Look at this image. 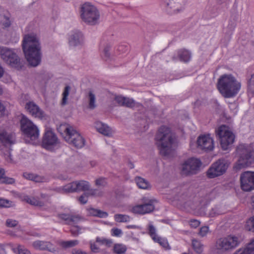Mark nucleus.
I'll list each match as a JSON object with an SVG mask.
<instances>
[{
  "mask_svg": "<svg viewBox=\"0 0 254 254\" xmlns=\"http://www.w3.org/2000/svg\"><path fill=\"white\" fill-rule=\"evenodd\" d=\"M22 49L29 64L35 67L41 61V46L39 38L34 34L25 35L22 41Z\"/></svg>",
  "mask_w": 254,
  "mask_h": 254,
  "instance_id": "nucleus-1",
  "label": "nucleus"
},
{
  "mask_svg": "<svg viewBox=\"0 0 254 254\" xmlns=\"http://www.w3.org/2000/svg\"><path fill=\"white\" fill-rule=\"evenodd\" d=\"M155 139L157 148L161 156L169 158L174 155L176 147V138L169 128L165 126L160 127Z\"/></svg>",
  "mask_w": 254,
  "mask_h": 254,
  "instance_id": "nucleus-2",
  "label": "nucleus"
},
{
  "mask_svg": "<svg viewBox=\"0 0 254 254\" xmlns=\"http://www.w3.org/2000/svg\"><path fill=\"white\" fill-rule=\"evenodd\" d=\"M241 83L231 74H224L218 79L217 88L225 98L235 96L240 91Z\"/></svg>",
  "mask_w": 254,
  "mask_h": 254,
  "instance_id": "nucleus-3",
  "label": "nucleus"
},
{
  "mask_svg": "<svg viewBox=\"0 0 254 254\" xmlns=\"http://www.w3.org/2000/svg\"><path fill=\"white\" fill-rule=\"evenodd\" d=\"M236 154L239 159L233 166L236 171L250 166L254 162V151L249 144H239L236 148Z\"/></svg>",
  "mask_w": 254,
  "mask_h": 254,
  "instance_id": "nucleus-4",
  "label": "nucleus"
},
{
  "mask_svg": "<svg viewBox=\"0 0 254 254\" xmlns=\"http://www.w3.org/2000/svg\"><path fill=\"white\" fill-rule=\"evenodd\" d=\"M80 17L82 21L89 25H95L99 23L100 13L96 6L91 2H85L79 7Z\"/></svg>",
  "mask_w": 254,
  "mask_h": 254,
  "instance_id": "nucleus-5",
  "label": "nucleus"
},
{
  "mask_svg": "<svg viewBox=\"0 0 254 254\" xmlns=\"http://www.w3.org/2000/svg\"><path fill=\"white\" fill-rule=\"evenodd\" d=\"M240 243V239L234 235H229L217 240L215 249L220 254H227L237 247Z\"/></svg>",
  "mask_w": 254,
  "mask_h": 254,
  "instance_id": "nucleus-6",
  "label": "nucleus"
},
{
  "mask_svg": "<svg viewBox=\"0 0 254 254\" xmlns=\"http://www.w3.org/2000/svg\"><path fill=\"white\" fill-rule=\"evenodd\" d=\"M216 136L218 138L222 149L225 150L234 142L235 136L230 128L225 125H222L215 130Z\"/></svg>",
  "mask_w": 254,
  "mask_h": 254,
  "instance_id": "nucleus-7",
  "label": "nucleus"
},
{
  "mask_svg": "<svg viewBox=\"0 0 254 254\" xmlns=\"http://www.w3.org/2000/svg\"><path fill=\"white\" fill-rule=\"evenodd\" d=\"M0 55L3 60L11 67L20 69L23 66L22 62L13 50L0 47Z\"/></svg>",
  "mask_w": 254,
  "mask_h": 254,
  "instance_id": "nucleus-8",
  "label": "nucleus"
},
{
  "mask_svg": "<svg viewBox=\"0 0 254 254\" xmlns=\"http://www.w3.org/2000/svg\"><path fill=\"white\" fill-rule=\"evenodd\" d=\"M21 128L25 137L30 140L37 139L39 136V131L36 125L25 117H22L20 121Z\"/></svg>",
  "mask_w": 254,
  "mask_h": 254,
  "instance_id": "nucleus-9",
  "label": "nucleus"
},
{
  "mask_svg": "<svg viewBox=\"0 0 254 254\" xmlns=\"http://www.w3.org/2000/svg\"><path fill=\"white\" fill-rule=\"evenodd\" d=\"M64 132L65 135L64 138L69 144L77 148H81L84 145L85 139L72 127H65Z\"/></svg>",
  "mask_w": 254,
  "mask_h": 254,
  "instance_id": "nucleus-10",
  "label": "nucleus"
},
{
  "mask_svg": "<svg viewBox=\"0 0 254 254\" xmlns=\"http://www.w3.org/2000/svg\"><path fill=\"white\" fill-rule=\"evenodd\" d=\"M90 185L88 182L81 180L74 181L69 183L62 188L57 189V191L61 193H71L89 190Z\"/></svg>",
  "mask_w": 254,
  "mask_h": 254,
  "instance_id": "nucleus-11",
  "label": "nucleus"
},
{
  "mask_svg": "<svg viewBox=\"0 0 254 254\" xmlns=\"http://www.w3.org/2000/svg\"><path fill=\"white\" fill-rule=\"evenodd\" d=\"M229 163L225 159H219L208 170L207 175L209 178H214L223 175L227 170Z\"/></svg>",
  "mask_w": 254,
  "mask_h": 254,
  "instance_id": "nucleus-12",
  "label": "nucleus"
},
{
  "mask_svg": "<svg viewBox=\"0 0 254 254\" xmlns=\"http://www.w3.org/2000/svg\"><path fill=\"white\" fill-rule=\"evenodd\" d=\"M201 165L200 160L195 158H191L183 163L181 167V174L187 176L196 173Z\"/></svg>",
  "mask_w": 254,
  "mask_h": 254,
  "instance_id": "nucleus-13",
  "label": "nucleus"
},
{
  "mask_svg": "<svg viewBox=\"0 0 254 254\" xmlns=\"http://www.w3.org/2000/svg\"><path fill=\"white\" fill-rule=\"evenodd\" d=\"M241 187L246 191L254 189V172L247 171L242 173L240 177Z\"/></svg>",
  "mask_w": 254,
  "mask_h": 254,
  "instance_id": "nucleus-14",
  "label": "nucleus"
},
{
  "mask_svg": "<svg viewBox=\"0 0 254 254\" xmlns=\"http://www.w3.org/2000/svg\"><path fill=\"white\" fill-rule=\"evenodd\" d=\"M143 203L141 204L136 205L133 206L131 209L132 212L135 214L143 215L152 212L154 208L153 199H143Z\"/></svg>",
  "mask_w": 254,
  "mask_h": 254,
  "instance_id": "nucleus-15",
  "label": "nucleus"
},
{
  "mask_svg": "<svg viewBox=\"0 0 254 254\" xmlns=\"http://www.w3.org/2000/svg\"><path fill=\"white\" fill-rule=\"evenodd\" d=\"M59 143L56 135L52 131H47L43 137L42 145L47 150H53Z\"/></svg>",
  "mask_w": 254,
  "mask_h": 254,
  "instance_id": "nucleus-16",
  "label": "nucleus"
},
{
  "mask_svg": "<svg viewBox=\"0 0 254 254\" xmlns=\"http://www.w3.org/2000/svg\"><path fill=\"white\" fill-rule=\"evenodd\" d=\"M198 148L205 151H211L214 148V142L209 134L200 135L197 139Z\"/></svg>",
  "mask_w": 254,
  "mask_h": 254,
  "instance_id": "nucleus-17",
  "label": "nucleus"
},
{
  "mask_svg": "<svg viewBox=\"0 0 254 254\" xmlns=\"http://www.w3.org/2000/svg\"><path fill=\"white\" fill-rule=\"evenodd\" d=\"M25 108L35 118L42 119L45 117V112L33 101L27 102L25 105Z\"/></svg>",
  "mask_w": 254,
  "mask_h": 254,
  "instance_id": "nucleus-18",
  "label": "nucleus"
},
{
  "mask_svg": "<svg viewBox=\"0 0 254 254\" xmlns=\"http://www.w3.org/2000/svg\"><path fill=\"white\" fill-rule=\"evenodd\" d=\"M60 219L65 221L67 225H72V224H77L84 219L79 215H71L70 214L62 213L58 215Z\"/></svg>",
  "mask_w": 254,
  "mask_h": 254,
  "instance_id": "nucleus-19",
  "label": "nucleus"
},
{
  "mask_svg": "<svg viewBox=\"0 0 254 254\" xmlns=\"http://www.w3.org/2000/svg\"><path fill=\"white\" fill-rule=\"evenodd\" d=\"M0 140L4 146L9 147L15 143V135L6 132L0 133Z\"/></svg>",
  "mask_w": 254,
  "mask_h": 254,
  "instance_id": "nucleus-20",
  "label": "nucleus"
},
{
  "mask_svg": "<svg viewBox=\"0 0 254 254\" xmlns=\"http://www.w3.org/2000/svg\"><path fill=\"white\" fill-rule=\"evenodd\" d=\"M32 246L35 249L40 250L48 251L50 252H54L56 251L53 247V245L48 242L36 241L32 243Z\"/></svg>",
  "mask_w": 254,
  "mask_h": 254,
  "instance_id": "nucleus-21",
  "label": "nucleus"
},
{
  "mask_svg": "<svg viewBox=\"0 0 254 254\" xmlns=\"http://www.w3.org/2000/svg\"><path fill=\"white\" fill-rule=\"evenodd\" d=\"M95 127L99 132L105 136H110L113 133L112 130L109 127L100 122L95 123Z\"/></svg>",
  "mask_w": 254,
  "mask_h": 254,
  "instance_id": "nucleus-22",
  "label": "nucleus"
},
{
  "mask_svg": "<svg viewBox=\"0 0 254 254\" xmlns=\"http://www.w3.org/2000/svg\"><path fill=\"white\" fill-rule=\"evenodd\" d=\"M82 34L79 31L73 32L69 39V44L72 46H76L82 41Z\"/></svg>",
  "mask_w": 254,
  "mask_h": 254,
  "instance_id": "nucleus-23",
  "label": "nucleus"
},
{
  "mask_svg": "<svg viewBox=\"0 0 254 254\" xmlns=\"http://www.w3.org/2000/svg\"><path fill=\"white\" fill-rule=\"evenodd\" d=\"M88 215L91 216L97 217L100 218H106L108 216L107 212L103 211L100 209H96L93 207L89 208L87 209Z\"/></svg>",
  "mask_w": 254,
  "mask_h": 254,
  "instance_id": "nucleus-24",
  "label": "nucleus"
},
{
  "mask_svg": "<svg viewBox=\"0 0 254 254\" xmlns=\"http://www.w3.org/2000/svg\"><path fill=\"white\" fill-rule=\"evenodd\" d=\"M233 254H254V239L244 249H240Z\"/></svg>",
  "mask_w": 254,
  "mask_h": 254,
  "instance_id": "nucleus-25",
  "label": "nucleus"
},
{
  "mask_svg": "<svg viewBox=\"0 0 254 254\" xmlns=\"http://www.w3.org/2000/svg\"><path fill=\"white\" fill-rule=\"evenodd\" d=\"M15 183V179L5 176L4 170L0 168V184L11 185Z\"/></svg>",
  "mask_w": 254,
  "mask_h": 254,
  "instance_id": "nucleus-26",
  "label": "nucleus"
},
{
  "mask_svg": "<svg viewBox=\"0 0 254 254\" xmlns=\"http://www.w3.org/2000/svg\"><path fill=\"white\" fill-rule=\"evenodd\" d=\"M178 57L181 61L187 63L190 61L191 54L188 50L181 49L178 51Z\"/></svg>",
  "mask_w": 254,
  "mask_h": 254,
  "instance_id": "nucleus-27",
  "label": "nucleus"
},
{
  "mask_svg": "<svg viewBox=\"0 0 254 254\" xmlns=\"http://www.w3.org/2000/svg\"><path fill=\"white\" fill-rule=\"evenodd\" d=\"M135 181L137 186L140 189H148L150 188V185L149 182L147 180L141 177H136L135 179Z\"/></svg>",
  "mask_w": 254,
  "mask_h": 254,
  "instance_id": "nucleus-28",
  "label": "nucleus"
},
{
  "mask_svg": "<svg viewBox=\"0 0 254 254\" xmlns=\"http://www.w3.org/2000/svg\"><path fill=\"white\" fill-rule=\"evenodd\" d=\"M24 200L28 203L38 206H43L44 205V203L43 201L39 200V199L33 197H29L28 196H25L24 197Z\"/></svg>",
  "mask_w": 254,
  "mask_h": 254,
  "instance_id": "nucleus-29",
  "label": "nucleus"
},
{
  "mask_svg": "<svg viewBox=\"0 0 254 254\" xmlns=\"http://www.w3.org/2000/svg\"><path fill=\"white\" fill-rule=\"evenodd\" d=\"M11 249L15 254H31L29 250L26 249L23 246L20 245H17L16 247H12Z\"/></svg>",
  "mask_w": 254,
  "mask_h": 254,
  "instance_id": "nucleus-30",
  "label": "nucleus"
},
{
  "mask_svg": "<svg viewBox=\"0 0 254 254\" xmlns=\"http://www.w3.org/2000/svg\"><path fill=\"white\" fill-rule=\"evenodd\" d=\"M127 250L126 246L122 244H116L113 248V251L116 254H124Z\"/></svg>",
  "mask_w": 254,
  "mask_h": 254,
  "instance_id": "nucleus-31",
  "label": "nucleus"
},
{
  "mask_svg": "<svg viewBox=\"0 0 254 254\" xmlns=\"http://www.w3.org/2000/svg\"><path fill=\"white\" fill-rule=\"evenodd\" d=\"M71 90V87L69 85H66L64 87L63 92L62 93V105L63 106L65 105L67 103L68 96L69 94V92Z\"/></svg>",
  "mask_w": 254,
  "mask_h": 254,
  "instance_id": "nucleus-32",
  "label": "nucleus"
},
{
  "mask_svg": "<svg viewBox=\"0 0 254 254\" xmlns=\"http://www.w3.org/2000/svg\"><path fill=\"white\" fill-rule=\"evenodd\" d=\"M115 220L119 223L128 222L130 220V217L127 215L116 214L114 215Z\"/></svg>",
  "mask_w": 254,
  "mask_h": 254,
  "instance_id": "nucleus-33",
  "label": "nucleus"
},
{
  "mask_svg": "<svg viewBox=\"0 0 254 254\" xmlns=\"http://www.w3.org/2000/svg\"><path fill=\"white\" fill-rule=\"evenodd\" d=\"M76 224H72L70 229V232L71 235L74 237H77L79 234L81 233L82 229H86V228H82L79 226L75 225Z\"/></svg>",
  "mask_w": 254,
  "mask_h": 254,
  "instance_id": "nucleus-34",
  "label": "nucleus"
},
{
  "mask_svg": "<svg viewBox=\"0 0 254 254\" xmlns=\"http://www.w3.org/2000/svg\"><path fill=\"white\" fill-rule=\"evenodd\" d=\"M192 246L194 250L197 254H201L202 252L203 245L199 241L196 240H193L192 241Z\"/></svg>",
  "mask_w": 254,
  "mask_h": 254,
  "instance_id": "nucleus-35",
  "label": "nucleus"
},
{
  "mask_svg": "<svg viewBox=\"0 0 254 254\" xmlns=\"http://www.w3.org/2000/svg\"><path fill=\"white\" fill-rule=\"evenodd\" d=\"M89 97V105L88 108L90 109L93 110L96 107L95 104L96 97L95 95L91 92H89L88 94Z\"/></svg>",
  "mask_w": 254,
  "mask_h": 254,
  "instance_id": "nucleus-36",
  "label": "nucleus"
},
{
  "mask_svg": "<svg viewBox=\"0 0 254 254\" xmlns=\"http://www.w3.org/2000/svg\"><path fill=\"white\" fill-rule=\"evenodd\" d=\"M247 86L248 91L254 94V73L248 79Z\"/></svg>",
  "mask_w": 254,
  "mask_h": 254,
  "instance_id": "nucleus-37",
  "label": "nucleus"
},
{
  "mask_svg": "<svg viewBox=\"0 0 254 254\" xmlns=\"http://www.w3.org/2000/svg\"><path fill=\"white\" fill-rule=\"evenodd\" d=\"M79 243L78 240H71L67 241H63L61 242V246L64 248H71L77 245Z\"/></svg>",
  "mask_w": 254,
  "mask_h": 254,
  "instance_id": "nucleus-38",
  "label": "nucleus"
},
{
  "mask_svg": "<svg viewBox=\"0 0 254 254\" xmlns=\"http://www.w3.org/2000/svg\"><path fill=\"white\" fill-rule=\"evenodd\" d=\"M187 189L188 187L187 186H179L175 188L174 191L177 193L178 196H181L187 192Z\"/></svg>",
  "mask_w": 254,
  "mask_h": 254,
  "instance_id": "nucleus-39",
  "label": "nucleus"
},
{
  "mask_svg": "<svg viewBox=\"0 0 254 254\" xmlns=\"http://www.w3.org/2000/svg\"><path fill=\"white\" fill-rule=\"evenodd\" d=\"M96 242L102 245H105L107 247H110L113 243L111 240L107 239L104 238L97 237Z\"/></svg>",
  "mask_w": 254,
  "mask_h": 254,
  "instance_id": "nucleus-40",
  "label": "nucleus"
},
{
  "mask_svg": "<svg viewBox=\"0 0 254 254\" xmlns=\"http://www.w3.org/2000/svg\"><path fill=\"white\" fill-rule=\"evenodd\" d=\"M155 242L158 243L162 247L165 249H170L169 244L166 239L162 238L159 237L156 238V240H154Z\"/></svg>",
  "mask_w": 254,
  "mask_h": 254,
  "instance_id": "nucleus-41",
  "label": "nucleus"
},
{
  "mask_svg": "<svg viewBox=\"0 0 254 254\" xmlns=\"http://www.w3.org/2000/svg\"><path fill=\"white\" fill-rule=\"evenodd\" d=\"M246 228L249 231L254 232V216L247 221Z\"/></svg>",
  "mask_w": 254,
  "mask_h": 254,
  "instance_id": "nucleus-42",
  "label": "nucleus"
},
{
  "mask_svg": "<svg viewBox=\"0 0 254 254\" xmlns=\"http://www.w3.org/2000/svg\"><path fill=\"white\" fill-rule=\"evenodd\" d=\"M135 105V102L132 99L125 97L123 106H126L128 108H132L134 107Z\"/></svg>",
  "mask_w": 254,
  "mask_h": 254,
  "instance_id": "nucleus-43",
  "label": "nucleus"
},
{
  "mask_svg": "<svg viewBox=\"0 0 254 254\" xmlns=\"http://www.w3.org/2000/svg\"><path fill=\"white\" fill-rule=\"evenodd\" d=\"M95 185L99 187H105L107 185L106 178L101 177L96 179L95 181Z\"/></svg>",
  "mask_w": 254,
  "mask_h": 254,
  "instance_id": "nucleus-44",
  "label": "nucleus"
},
{
  "mask_svg": "<svg viewBox=\"0 0 254 254\" xmlns=\"http://www.w3.org/2000/svg\"><path fill=\"white\" fill-rule=\"evenodd\" d=\"M149 234L153 240H156V238L158 237L156 234V229L155 227L152 224H149Z\"/></svg>",
  "mask_w": 254,
  "mask_h": 254,
  "instance_id": "nucleus-45",
  "label": "nucleus"
},
{
  "mask_svg": "<svg viewBox=\"0 0 254 254\" xmlns=\"http://www.w3.org/2000/svg\"><path fill=\"white\" fill-rule=\"evenodd\" d=\"M223 212L220 210V208L216 206L212 208V209L209 212V215L211 217H214L215 216L221 214Z\"/></svg>",
  "mask_w": 254,
  "mask_h": 254,
  "instance_id": "nucleus-46",
  "label": "nucleus"
},
{
  "mask_svg": "<svg viewBox=\"0 0 254 254\" xmlns=\"http://www.w3.org/2000/svg\"><path fill=\"white\" fill-rule=\"evenodd\" d=\"M0 24L4 27H8L10 25V21L9 19V18L4 15L0 16Z\"/></svg>",
  "mask_w": 254,
  "mask_h": 254,
  "instance_id": "nucleus-47",
  "label": "nucleus"
},
{
  "mask_svg": "<svg viewBox=\"0 0 254 254\" xmlns=\"http://www.w3.org/2000/svg\"><path fill=\"white\" fill-rule=\"evenodd\" d=\"M209 232V227L208 226L201 227L199 231L198 235L201 237H205Z\"/></svg>",
  "mask_w": 254,
  "mask_h": 254,
  "instance_id": "nucleus-48",
  "label": "nucleus"
},
{
  "mask_svg": "<svg viewBox=\"0 0 254 254\" xmlns=\"http://www.w3.org/2000/svg\"><path fill=\"white\" fill-rule=\"evenodd\" d=\"M18 224V222L12 219H8L5 222V225L8 227H14Z\"/></svg>",
  "mask_w": 254,
  "mask_h": 254,
  "instance_id": "nucleus-49",
  "label": "nucleus"
},
{
  "mask_svg": "<svg viewBox=\"0 0 254 254\" xmlns=\"http://www.w3.org/2000/svg\"><path fill=\"white\" fill-rule=\"evenodd\" d=\"M167 6L168 8L173 10L174 12H177L179 11L178 9L175 8L176 3L173 0H169L166 3Z\"/></svg>",
  "mask_w": 254,
  "mask_h": 254,
  "instance_id": "nucleus-50",
  "label": "nucleus"
},
{
  "mask_svg": "<svg viewBox=\"0 0 254 254\" xmlns=\"http://www.w3.org/2000/svg\"><path fill=\"white\" fill-rule=\"evenodd\" d=\"M110 50V46H106L103 50L104 58L105 60H108L110 59V54L109 53Z\"/></svg>",
  "mask_w": 254,
  "mask_h": 254,
  "instance_id": "nucleus-51",
  "label": "nucleus"
},
{
  "mask_svg": "<svg viewBox=\"0 0 254 254\" xmlns=\"http://www.w3.org/2000/svg\"><path fill=\"white\" fill-rule=\"evenodd\" d=\"M88 193H84L78 198V200L80 203L84 204L87 203L88 201Z\"/></svg>",
  "mask_w": 254,
  "mask_h": 254,
  "instance_id": "nucleus-52",
  "label": "nucleus"
},
{
  "mask_svg": "<svg viewBox=\"0 0 254 254\" xmlns=\"http://www.w3.org/2000/svg\"><path fill=\"white\" fill-rule=\"evenodd\" d=\"M88 195H94L97 196H102L103 194V191H99L97 189H94V190H91L90 192L88 193Z\"/></svg>",
  "mask_w": 254,
  "mask_h": 254,
  "instance_id": "nucleus-53",
  "label": "nucleus"
},
{
  "mask_svg": "<svg viewBox=\"0 0 254 254\" xmlns=\"http://www.w3.org/2000/svg\"><path fill=\"white\" fill-rule=\"evenodd\" d=\"M90 247L92 252L94 253H98L100 251V248L94 243H90Z\"/></svg>",
  "mask_w": 254,
  "mask_h": 254,
  "instance_id": "nucleus-54",
  "label": "nucleus"
},
{
  "mask_svg": "<svg viewBox=\"0 0 254 254\" xmlns=\"http://www.w3.org/2000/svg\"><path fill=\"white\" fill-rule=\"evenodd\" d=\"M125 97L118 95L116 96L114 99L119 105L123 106L124 102Z\"/></svg>",
  "mask_w": 254,
  "mask_h": 254,
  "instance_id": "nucleus-55",
  "label": "nucleus"
},
{
  "mask_svg": "<svg viewBox=\"0 0 254 254\" xmlns=\"http://www.w3.org/2000/svg\"><path fill=\"white\" fill-rule=\"evenodd\" d=\"M112 235L114 236L119 237L122 234V231L118 228H113L111 230Z\"/></svg>",
  "mask_w": 254,
  "mask_h": 254,
  "instance_id": "nucleus-56",
  "label": "nucleus"
},
{
  "mask_svg": "<svg viewBox=\"0 0 254 254\" xmlns=\"http://www.w3.org/2000/svg\"><path fill=\"white\" fill-rule=\"evenodd\" d=\"M45 179L43 177H41L37 175H34L33 181L36 183H41L45 182Z\"/></svg>",
  "mask_w": 254,
  "mask_h": 254,
  "instance_id": "nucleus-57",
  "label": "nucleus"
},
{
  "mask_svg": "<svg viewBox=\"0 0 254 254\" xmlns=\"http://www.w3.org/2000/svg\"><path fill=\"white\" fill-rule=\"evenodd\" d=\"M200 225V222L197 220H191L190 221V226L192 228H196Z\"/></svg>",
  "mask_w": 254,
  "mask_h": 254,
  "instance_id": "nucleus-58",
  "label": "nucleus"
},
{
  "mask_svg": "<svg viewBox=\"0 0 254 254\" xmlns=\"http://www.w3.org/2000/svg\"><path fill=\"white\" fill-rule=\"evenodd\" d=\"M34 175L35 174H33L24 173H23V176L25 179L33 181Z\"/></svg>",
  "mask_w": 254,
  "mask_h": 254,
  "instance_id": "nucleus-59",
  "label": "nucleus"
},
{
  "mask_svg": "<svg viewBox=\"0 0 254 254\" xmlns=\"http://www.w3.org/2000/svg\"><path fill=\"white\" fill-rule=\"evenodd\" d=\"M9 202L7 200L0 198V207H7Z\"/></svg>",
  "mask_w": 254,
  "mask_h": 254,
  "instance_id": "nucleus-60",
  "label": "nucleus"
},
{
  "mask_svg": "<svg viewBox=\"0 0 254 254\" xmlns=\"http://www.w3.org/2000/svg\"><path fill=\"white\" fill-rule=\"evenodd\" d=\"M6 251L4 249V245L0 244V254H6Z\"/></svg>",
  "mask_w": 254,
  "mask_h": 254,
  "instance_id": "nucleus-61",
  "label": "nucleus"
},
{
  "mask_svg": "<svg viewBox=\"0 0 254 254\" xmlns=\"http://www.w3.org/2000/svg\"><path fill=\"white\" fill-rule=\"evenodd\" d=\"M72 254H88L85 252L82 251L81 250H74L72 251Z\"/></svg>",
  "mask_w": 254,
  "mask_h": 254,
  "instance_id": "nucleus-62",
  "label": "nucleus"
},
{
  "mask_svg": "<svg viewBox=\"0 0 254 254\" xmlns=\"http://www.w3.org/2000/svg\"><path fill=\"white\" fill-rule=\"evenodd\" d=\"M4 107L3 105L0 102V113L1 114H3V112L4 110Z\"/></svg>",
  "mask_w": 254,
  "mask_h": 254,
  "instance_id": "nucleus-63",
  "label": "nucleus"
},
{
  "mask_svg": "<svg viewBox=\"0 0 254 254\" xmlns=\"http://www.w3.org/2000/svg\"><path fill=\"white\" fill-rule=\"evenodd\" d=\"M251 203L252 205L253 206V208L254 210V195L252 196L251 197Z\"/></svg>",
  "mask_w": 254,
  "mask_h": 254,
  "instance_id": "nucleus-64",
  "label": "nucleus"
}]
</instances>
